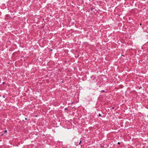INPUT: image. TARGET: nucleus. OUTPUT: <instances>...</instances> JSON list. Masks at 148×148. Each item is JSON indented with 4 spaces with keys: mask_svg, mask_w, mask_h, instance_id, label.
I'll list each match as a JSON object with an SVG mask.
<instances>
[{
    "mask_svg": "<svg viewBox=\"0 0 148 148\" xmlns=\"http://www.w3.org/2000/svg\"><path fill=\"white\" fill-rule=\"evenodd\" d=\"M81 142H82V141H81V140H80V141H79V143L78 144H77V145H79L80 144V143H81Z\"/></svg>",
    "mask_w": 148,
    "mask_h": 148,
    "instance_id": "obj_2",
    "label": "nucleus"
},
{
    "mask_svg": "<svg viewBox=\"0 0 148 148\" xmlns=\"http://www.w3.org/2000/svg\"><path fill=\"white\" fill-rule=\"evenodd\" d=\"M4 133L6 134V135L7 134V130H5L4 131Z\"/></svg>",
    "mask_w": 148,
    "mask_h": 148,
    "instance_id": "obj_1",
    "label": "nucleus"
},
{
    "mask_svg": "<svg viewBox=\"0 0 148 148\" xmlns=\"http://www.w3.org/2000/svg\"><path fill=\"white\" fill-rule=\"evenodd\" d=\"M91 10H92V8H91Z\"/></svg>",
    "mask_w": 148,
    "mask_h": 148,
    "instance_id": "obj_9",
    "label": "nucleus"
},
{
    "mask_svg": "<svg viewBox=\"0 0 148 148\" xmlns=\"http://www.w3.org/2000/svg\"><path fill=\"white\" fill-rule=\"evenodd\" d=\"M67 108H65V110H67Z\"/></svg>",
    "mask_w": 148,
    "mask_h": 148,
    "instance_id": "obj_6",
    "label": "nucleus"
},
{
    "mask_svg": "<svg viewBox=\"0 0 148 148\" xmlns=\"http://www.w3.org/2000/svg\"><path fill=\"white\" fill-rule=\"evenodd\" d=\"M101 92H105V91L104 90H102L101 91Z\"/></svg>",
    "mask_w": 148,
    "mask_h": 148,
    "instance_id": "obj_3",
    "label": "nucleus"
},
{
    "mask_svg": "<svg viewBox=\"0 0 148 148\" xmlns=\"http://www.w3.org/2000/svg\"><path fill=\"white\" fill-rule=\"evenodd\" d=\"M4 82H3V84H4Z\"/></svg>",
    "mask_w": 148,
    "mask_h": 148,
    "instance_id": "obj_10",
    "label": "nucleus"
},
{
    "mask_svg": "<svg viewBox=\"0 0 148 148\" xmlns=\"http://www.w3.org/2000/svg\"><path fill=\"white\" fill-rule=\"evenodd\" d=\"M25 119L26 120L27 119V118H25Z\"/></svg>",
    "mask_w": 148,
    "mask_h": 148,
    "instance_id": "obj_7",
    "label": "nucleus"
},
{
    "mask_svg": "<svg viewBox=\"0 0 148 148\" xmlns=\"http://www.w3.org/2000/svg\"><path fill=\"white\" fill-rule=\"evenodd\" d=\"M119 145L120 144V143L119 142H118L117 143Z\"/></svg>",
    "mask_w": 148,
    "mask_h": 148,
    "instance_id": "obj_5",
    "label": "nucleus"
},
{
    "mask_svg": "<svg viewBox=\"0 0 148 148\" xmlns=\"http://www.w3.org/2000/svg\"><path fill=\"white\" fill-rule=\"evenodd\" d=\"M99 116H101V114H100V113H99Z\"/></svg>",
    "mask_w": 148,
    "mask_h": 148,
    "instance_id": "obj_4",
    "label": "nucleus"
},
{
    "mask_svg": "<svg viewBox=\"0 0 148 148\" xmlns=\"http://www.w3.org/2000/svg\"><path fill=\"white\" fill-rule=\"evenodd\" d=\"M52 49H51V50H50V51H52Z\"/></svg>",
    "mask_w": 148,
    "mask_h": 148,
    "instance_id": "obj_8",
    "label": "nucleus"
},
{
    "mask_svg": "<svg viewBox=\"0 0 148 148\" xmlns=\"http://www.w3.org/2000/svg\"><path fill=\"white\" fill-rule=\"evenodd\" d=\"M97 112H98V111H97Z\"/></svg>",
    "mask_w": 148,
    "mask_h": 148,
    "instance_id": "obj_11",
    "label": "nucleus"
}]
</instances>
